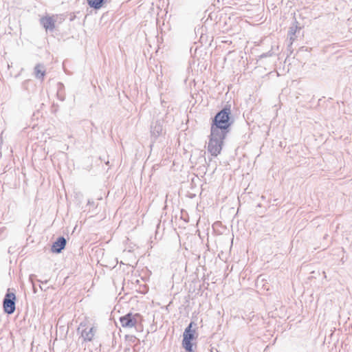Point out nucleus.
<instances>
[{
    "label": "nucleus",
    "mask_w": 352,
    "mask_h": 352,
    "mask_svg": "<svg viewBox=\"0 0 352 352\" xmlns=\"http://www.w3.org/2000/svg\"><path fill=\"white\" fill-rule=\"evenodd\" d=\"M162 124L160 120L153 122L151 125V136L152 140H156L162 135Z\"/></svg>",
    "instance_id": "obj_6"
},
{
    "label": "nucleus",
    "mask_w": 352,
    "mask_h": 352,
    "mask_svg": "<svg viewBox=\"0 0 352 352\" xmlns=\"http://www.w3.org/2000/svg\"><path fill=\"white\" fill-rule=\"evenodd\" d=\"M192 322L186 328L183 334L182 346L187 352H193L192 340L195 339V331L192 329Z\"/></svg>",
    "instance_id": "obj_2"
},
{
    "label": "nucleus",
    "mask_w": 352,
    "mask_h": 352,
    "mask_svg": "<svg viewBox=\"0 0 352 352\" xmlns=\"http://www.w3.org/2000/svg\"><path fill=\"white\" fill-rule=\"evenodd\" d=\"M66 239L63 236H60L53 243L52 246V251L56 253H60L65 248L66 245Z\"/></svg>",
    "instance_id": "obj_8"
},
{
    "label": "nucleus",
    "mask_w": 352,
    "mask_h": 352,
    "mask_svg": "<svg viewBox=\"0 0 352 352\" xmlns=\"http://www.w3.org/2000/svg\"><path fill=\"white\" fill-rule=\"evenodd\" d=\"M33 287H34V293H36V291L35 290V289H34V286H33Z\"/></svg>",
    "instance_id": "obj_13"
},
{
    "label": "nucleus",
    "mask_w": 352,
    "mask_h": 352,
    "mask_svg": "<svg viewBox=\"0 0 352 352\" xmlns=\"http://www.w3.org/2000/svg\"><path fill=\"white\" fill-rule=\"evenodd\" d=\"M33 276H34V275H31V276H30V279L31 280V281H32V277H33Z\"/></svg>",
    "instance_id": "obj_12"
},
{
    "label": "nucleus",
    "mask_w": 352,
    "mask_h": 352,
    "mask_svg": "<svg viewBox=\"0 0 352 352\" xmlns=\"http://www.w3.org/2000/svg\"><path fill=\"white\" fill-rule=\"evenodd\" d=\"M230 109L223 108L214 116L210 129V140L208 143V151L214 157L220 154L223 140L231 125L230 122Z\"/></svg>",
    "instance_id": "obj_1"
},
{
    "label": "nucleus",
    "mask_w": 352,
    "mask_h": 352,
    "mask_svg": "<svg viewBox=\"0 0 352 352\" xmlns=\"http://www.w3.org/2000/svg\"><path fill=\"white\" fill-rule=\"evenodd\" d=\"M141 316L139 314L129 313L120 318V322L124 328L135 327L137 324L140 322Z\"/></svg>",
    "instance_id": "obj_3"
},
{
    "label": "nucleus",
    "mask_w": 352,
    "mask_h": 352,
    "mask_svg": "<svg viewBox=\"0 0 352 352\" xmlns=\"http://www.w3.org/2000/svg\"><path fill=\"white\" fill-rule=\"evenodd\" d=\"M40 22L46 30L53 31L55 28V20L52 16L42 17Z\"/></svg>",
    "instance_id": "obj_7"
},
{
    "label": "nucleus",
    "mask_w": 352,
    "mask_h": 352,
    "mask_svg": "<svg viewBox=\"0 0 352 352\" xmlns=\"http://www.w3.org/2000/svg\"><path fill=\"white\" fill-rule=\"evenodd\" d=\"M85 327L81 331V337L83 339L84 342H91L93 340L94 336L96 333V327H86V324L85 322H80V327H78V330L80 331L81 328Z\"/></svg>",
    "instance_id": "obj_5"
},
{
    "label": "nucleus",
    "mask_w": 352,
    "mask_h": 352,
    "mask_svg": "<svg viewBox=\"0 0 352 352\" xmlns=\"http://www.w3.org/2000/svg\"><path fill=\"white\" fill-rule=\"evenodd\" d=\"M104 0H87L88 5L94 9H100Z\"/></svg>",
    "instance_id": "obj_10"
},
{
    "label": "nucleus",
    "mask_w": 352,
    "mask_h": 352,
    "mask_svg": "<svg viewBox=\"0 0 352 352\" xmlns=\"http://www.w3.org/2000/svg\"><path fill=\"white\" fill-rule=\"evenodd\" d=\"M296 29L297 26H296L295 28L291 27L289 29V34L290 35V40L292 41L295 40L294 34L296 33Z\"/></svg>",
    "instance_id": "obj_11"
},
{
    "label": "nucleus",
    "mask_w": 352,
    "mask_h": 352,
    "mask_svg": "<svg viewBox=\"0 0 352 352\" xmlns=\"http://www.w3.org/2000/svg\"><path fill=\"white\" fill-rule=\"evenodd\" d=\"M34 75L36 78L43 80L45 75V69L44 65L38 64L34 67Z\"/></svg>",
    "instance_id": "obj_9"
},
{
    "label": "nucleus",
    "mask_w": 352,
    "mask_h": 352,
    "mask_svg": "<svg viewBox=\"0 0 352 352\" xmlns=\"http://www.w3.org/2000/svg\"><path fill=\"white\" fill-rule=\"evenodd\" d=\"M16 296L14 293L8 290L3 300L4 311L8 314H12L15 311Z\"/></svg>",
    "instance_id": "obj_4"
}]
</instances>
